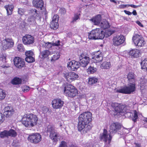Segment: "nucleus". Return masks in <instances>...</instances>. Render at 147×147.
I'll use <instances>...</instances> for the list:
<instances>
[{
  "instance_id": "nucleus-1",
  "label": "nucleus",
  "mask_w": 147,
  "mask_h": 147,
  "mask_svg": "<svg viewBox=\"0 0 147 147\" xmlns=\"http://www.w3.org/2000/svg\"><path fill=\"white\" fill-rule=\"evenodd\" d=\"M92 115L90 112H85L80 115L78 129L82 133H87L91 129L92 126L90 123L92 120Z\"/></svg>"
},
{
  "instance_id": "nucleus-2",
  "label": "nucleus",
  "mask_w": 147,
  "mask_h": 147,
  "mask_svg": "<svg viewBox=\"0 0 147 147\" xmlns=\"http://www.w3.org/2000/svg\"><path fill=\"white\" fill-rule=\"evenodd\" d=\"M136 75L134 73L132 72L129 73L127 77L128 81V86L117 90L116 92L125 94L133 93L136 89Z\"/></svg>"
},
{
  "instance_id": "nucleus-3",
  "label": "nucleus",
  "mask_w": 147,
  "mask_h": 147,
  "mask_svg": "<svg viewBox=\"0 0 147 147\" xmlns=\"http://www.w3.org/2000/svg\"><path fill=\"white\" fill-rule=\"evenodd\" d=\"M121 128V125L118 123H113L111 124L110 126V133L108 134L107 130L105 129H103L102 133L100 134V141L104 142L106 144H109L112 139L111 134L113 133H115Z\"/></svg>"
},
{
  "instance_id": "nucleus-4",
  "label": "nucleus",
  "mask_w": 147,
  "mask_h": 147,
  "mask_svg": "<svg viewBox=\"0 0 147 147\" xmlns=\"http://www.w3.org/2000/svg\"><path fill=\"white\" fill-rule=\"evenodd\" d=\"M38 118L36 115L32 113L24 115L21 119L22 123L26 127H33L37 124Z\"/></svg>"
},
{
  "instance_id": "nucleus-5",
  "label": "nucleus",
  "mask_w": 147,
  "mask_h": 147,
  "mask_svg": "<svg viewBox=\"0 0 147 147\" xmlns=\"http://www.w3.org/2000/svg\"><path fill=\"white\" fill-rule=\"evenodd\" d=\"M45 132L53 141V144L55 145L58 141V133L56 130L55 127L51 125H48L45 129Z\"/></svg>"
},
{
  "instance_id": "nucleus-6",
  "label": "nucleus",
  "mask_w": 147,
  "mask_h": 147,
  "mask_svg": "<svg viewBox=\"0 0 147 147\" xmlns=\"http://www.w3.org/2000/svg\"><path fill=\"white\" fill-rule=\"evenodd\" d=\"M30 16L27 20L28 24L30 25L35 24L36 23L35 20H41V14L40 11L35 9H32L30 11Z\"/></svg>"
},
{
  "instance_id": "nucleus-7",
  "label": "nucleus",
  "mask_w": 147,
  "mask_h": 147,
  "mask_svg": "<svg viewBox=\"0 0 147 147\" xmlns=\"http://www.w3.org/2000/svg\"><path fill=\"white\" fill-rule=\"evenodd\" d=\"M64 92L66 95L73 98L78 94V91L76 88L71 84L65 85Z\"/></svg>"
},
{
  "instance_id": "nucleus-8",
  "label": "nucleus",
  "mask_w": 147,
  "mask_h": 147,
  "mask_svg": "<svg viewBox=\"0 0 147 147\" xmlns=\"http://www.w3.org/2000/svg\"><path fill=\"white\" fill-rule=\"evenodd\" d=\"M132 40L137 47L143 46L145 43L144 38L141 35L134 34L132 38Z\"/></svg>"
},
{
  "instance_id": "nucleus-9",
  "label": "nucleus",
  "mask_w": 147,
  "mask_h": 147,
  "mask_svg": "<svg viewBox=\"0 0 147 147\" xmlns=\"http://www.w3.org/2000/svg\"><path fill=\"white\" fill-rule=\"evenodd\" d=\"M34 7L37 9H40L43 10L42 12L43 15L45 16L46 18L47 16V12L46 9L44 7V2L43 0H33L32 2Z\"/></svg>"
},
{
  "instance_id": "nucleus-10",
  "label": "nucleus",
  "mask_w": 147,
  "mask_h": 147,
  "mask_svg": "<svg viewBox=\"0 0 147 147\" xmlns=\"http://www.w3.org/2000/svg\"><path fill=\"white\" fill-rule=\"evenodd\" d=\"M123 114H124L125 117L131 119L134 122L137 121V119L138 118V113L136 110L131 111L127 108L126 110Z\"/></svg>"
},
{
  "instance_id": "nucleus-11",
  "label": "nucleus",
  "mask_w": 147,
  "mask_h": 147,
  "mask_svg": "<svg viewBox=\"0 0 147 147\" xmlns=\"http://www.w3.org/2000/svg\"><path fill=\"white\" fill-rule=\"evenodd\" d=\"M14 45V42L10 38H6L2 41L1 48L3 50H5L12 47Z\"/></svg>"
},
{
  "instance_id": "nucleus-12",
  "label": "nucleus",
  "mask_w": 147,
  "mask_h": 147,
  "mask_svg": "<svg viewBox=\"0 0 147 147\" xmlns=\"http://www.w3.org/2000/svg\"><path fill=\"white\" fill-rule=\"evenodd\" d=\"M63 75L66 80L69 82L76 80L78 77V75L76 73L71 71L69 72L68 71H64Z\"/></svg>"
},
{
  "instance_id": "nucleus-13",
  "label": "nucleus",
  "mask_w": 147,
  "mask_h": 147,
  "mask_svg": "<svg viewBox=\"0 0 147 147\" xmlns=\"http://www.w3.org/2000/svg\"><path fill=\"white\" fill-rule=\"evenodd\" d=\"M79 59L81 66L84 67L89 63L91 59L87 54L82 53L79 56Z\"/></svg>"
},
{
  "instance_id": "nucleus-14",
  "label": "nucleus",
  "mask_w": 147,
  "mask_h": 147,
  "mask_svg": "<svg viewBox=\"0 0 147 147\" xmlns=\"http://www.w3.org/2000/svg\"><path fill=\"white\" fill-rule=\"evenodd\" d=\"M111 106L116 112L122 114L125 112L127 107L125 105H123L115 102L112 103Z\"/></svg>"
},
{
  "instance_id": "nucleus-15",
  "label": "nucleus",
  "mask_w": 147,
  "mask_h": 147,
  "mask_svg": "<svg viewBox=\"0 0 147 147\" xmlns=\"http://www.w3.org/2000/svg\"><path fill=\"white\" fill-rule=\"evenodd\" d=\"M42 137L41 135L39 133H33L29 135L28 140L31 142L37 144L40 142L41 140Z\"/></svg>"
},
{
  "instance_id": "nucleus-16",
  "label": "nucleus",
  "mask_w": 147,
  "mask_h": 147,
  "mask_svg": "<svg viewBox=\"0 0 147 147\" xmlns=\"http://www.w3.org/2000/svg\"><path fill=\"white\" fill-rule=\"evenodd\" d=\"M81 66L80 62L72 60L67 63V67L72 71H76Z\"/></svg>"
},
{
  "instance_id": "nucleus-17",
  "label": "nucleus",
  "mask_w": 147,
  "mask_h": 147,
  "mask_svg": "<svg viewBox=\"0 0 147 147\" xmlns=\"http://www.w3.org/2000/svg\"><path fill=\"white\" fill-rule=\"evenodd\" d=\"M92 59L94 60V62L98 63L101 62L103 59L102 55L100 51H96L91 53Z\"/></svg>"
},
{
  "instance_id": "nucleus-18",
  "label": "nucleus",
  "mask_w": 147,
  "mask_h": 147,
  "mask_svg": "<svg viewBox=\"0 0 147 147\" xmlns=\"http://www.w3.org/2000/svg\"><path fill=\"white\" fill-rule=\"evenodd\" d=\"M26 57L25 61L28 63H33L35 61V59L34 53L31 50L26 51L25 52Z\"/></svg>"
},
{
  "instance_id": "nucleus-19",
  "label": "nucleus",
  "mask_w": 147,
  "mask_h": 147,
  "mask_svg": "<svg viewBox=\"0 0 147 147\" xmlns=\"http://www.w3.org/2000/svg\"><path fill=\"white\" fill-rule=\"evenodd\" d=\"M64 102L61 98H57L54 99L52 101V105L53 107L55 109H60L63 106Z\"/></svg>"
},
{
  "instance_id": "nucleus-20",
  "label": "nucleus",
  "mask_w": 147,
  "mask_h": 147,
  "mask_svg": "<svg viewBox=\"0 0 147 147\" xmlns=\"http://www.w3.org/2000/svg\"><path fill=\"white\" fill-rule=\"evenodd\" d=\"M125 40L124 36L123 35L116 36L113 38V44L114 46H118L123 44Z\"/></svg>"
},
{
  "instance_id": "nucleus-21",
  "label": "nucleus",
  "mask_w": 147,
  "mask_h": 147,
  "mask_svg": "<svg viewBox=\"0 0 147 147\" xmlns=\"http://www.w3.org/2000/svg\"><path fill=\"white\" fill-rule=\"evenodd\" d=\"M15 65L17 68H21L25 65V61L24 59L19 57H15L13 60Z\"/></svg>"
},
{
  "instance_id": "nucleus-22",
  "label": "nucleus",
  "mask_w": 147,
  "mask_h": 147,
  "mask_svg": "<svg viewBox=\"0 0 147 147\" xmlns=\"http://www.w3.org/2000/svg\"><path fill=\"white\" fill-rule=\"evenodd\" d=\"M3 114L6 117H9L14 113V111L12 107L11 106H6L4 109Z\"/></svg>"
},
{
  "instance_id": "nucleus-23",
  "label": "nucleus",
  "mask_w": 147,
  "mask_h": 147,
  "mask_svg": "<svg viewBox=\"0 0 147 147\" xmlns=\"http://www.w3.org/2000/svg\"><path fill=\"white\" fill-rule=\"evenodd\" d=\"M22 41L26 45L32 44L34 42V38L30 35H26L23 37Z\"/></svg>"
},
{
  "instance_id": "nucleus-24",
  "label": "nucleus",
  "mask_w": 147,
  "mask_h": 147,
  "mask_svg": "<svg viewBox=\"0 0 147 147\" xmlns=\"http://www.w3.org/2000/svg\"><path fill=\"white\" fill-rule=\"evenodd\" d=\"M58 19L56 18V16H54L50 24L51 28L54 30H56L59 27L58 23Z\"/></svg>"
},
{
  "instance_id": "nucleus-25",
  "label": "nucleus",
  "mask_w": 147,
  "mask_h": 147,
  "mask_svg": "<svg viewBox=\"0 0 147 147\" xmlns=\"http://www.w3.org/2000/svg\"><path fill=\"white\" fill-rule=\"evenodd\" d=\"M129 54L132 58L138 57H140V50L137 49H134L131 50Z\"/></svg>"
},
{
  "instance_id": "nucleus-26",
  "label": "nucleus",
  "mask_w": 147,
  "mask_h": 147,
  "mask_svg": "<svg viewBox=\"0 0 147 147\" xmlns=\"http://www.w3.org/2000/svg\"><path fill=\"white\" fill-rule=\"evenodd\" d=\"M96 39H102L105 36V32L100 28L96 29Z\"/></svg>"
},
{
  "instance_id": "nucleus-27",
  "label": "nucleus",
  "mask_w": 147,
  "mask_h": 147,
  "mask_svg": "<svg viewBox=\"0 0 147 147\" xmlns=\"http://www.w3.org/2000/svg\"><path fill=\"white\" fill-rule=\"evenodd\" d=\"M101 18V16L100 14H98L94 17L91 18L90 20L94 23L95 25H100Z\"/></svg>"
},
{
  "instance_id": "nucleus-28",
  "label": "nucleus",
  "mask_w": 147,
  "mask_h": 147,
  "mask_svg": "<svg viewBox=\"0 0 147 147\" xmlns=\"http://www.w3.org/2000/svg\"><path fill=\"white\" fill-rule=\"evenodd\" d=\"M4 8L7 11V15L9 16L12 14L14 6L12 5H5Z\"/></svg>"
},
{
  "instance_id": "nucleus-29",
  "label": "nucleus",
  "mask_w": 147,
  "mask_h": 147,
  "mask_svg": "<svg viewBox=\"0 0 147 147\" xmlns=\"http://www.w3.org/2000/svg\"><path fill=\"white\" fill-rule=\"evenodd\" d=\"M140 81V83L139 86H140V90H143L144 89L145 87L147 85V80L144 78H141Z\"/></svg>"
},
{
  "instance_id": "nucleus-30",
  "label": "nucleus",
  "mask_w": 147,
  "mask_h": 147,
  "mask_svg": "<svg viewBox=\"0 0 147 147\" xmlns=\"http://www.w3.org/2000/svg\"><path fill=\"white\" fill-rule=\"evenodd\" d=\"M51 52L48 50H45L40 52L39 57L40 58L42 59L47 57L50 54Z\"/></svg>"
},
{
  "instance_id": "nucleus-31",
  "label": "nucleus",
  "mask_w": 147,
  "mask_h": 147,
  "mask_svg": "<svg viewBox=\"0 0 147 147\" xmlns=\"http://www.w3.org/2000/svg\"><path fill=\"white\" fill-rule=\"evenodd\" d=\"M22 80L18 77L13 78L11 81V83L13 85H19L22 84Z\"/></svg>"
},
{
  "instance_id": "nucleus-32",
  "label": "nucleus",
  "mask_w": 147,
  "mask_h": 147,
  "mask_svg": "<svg viewBox=\"0 0 147 147\" xmlns=\"http://www.w3.org/2000/svg\"><path fill=\"white\" fill-rule=\"evenodd\" d=\"M97 69L92 64H91L87 69L86 71L88 74H93L96 73Z\"/></svg>"
},
{
  "instance_id": "nucleus-33",
  "label": "nucleus",
  "mask_w": 147,
  "mask_h": 147,
  "mask_svg": "<svg viewBox=\"0 0 147 147\" xmlns=\"http://www.w3.org/2000/svg\"><path fill=\"white\" fill-rule=\"evenodd\" d=\"M141 69L144 71H147V58L145 59L144 60L142 59L140 62Z\"/></svg>"
},
{
  "instance_id": "nucleus-34",
  "label": "nucleus",
  "mask_w": 147,
  "mask_h": 147,
  "mask_svg": "<svg viewBox=\"0 0 147 147\" xmlns=\"http://www.w3.org/2000/svg\"><path fill=\"white\" fill-rule=\"evenodd\" d=\"M99 26L103 29H106L110 27L109 22L106 20L101 22Z\"/></svg>"
},
{
  "instance_id": "nucleus-35",
  "label": "nucleus",
  "mask_w": 147,
  "mask_h": 147,
  "mask_svg": "<svg viewBox=\"0 0 147 147\" xmlns=\"http://www.w3.org/2000/svg\"><path fill=\"white\" fill-rule=\"evenodd\" d=\"M98 78L94 77H92L89 78L88 84L90 85H95L96 83L98 82Z\"/></svg>"
},
{
  "instance_id": "nucleus-36",
  "label": "nucleus",
  "mask_w": 147,
  "mask_h": 147,
  "mask_svg": "<svg viewBox=\"0 0 147 147\" xmlns=\"http://www.w3.org/2000/svg\"><path fill=\"white\" fill-rule=\"evenodd\" d=\"M96 30L91 31L88 34V38L91 39L96 40Z\"/></svg>"
},
{
  "instance_id": "nucleus-37",
  "label": "nucleus",
  "mask_w": 147,
  "mask_h": 147,
  "mask_svg": "<svg viewBox=\"0 0 147 147\" xmlns=\"http://www.w3.org/2000/svg\"><path fill=\"white\" fill-rule=\"evenodd\" d=\"M5 91L3 89L2 87H0V100L4 99L6 96Z\"/></svg>"
},
{
  "instance_id": "nucleus-38",
  "label": "nucleus",
  "mask_w": 147,
  "mask_h": 147,
  "mask_svg": "<svg viewBox=\"0 0 147 147\" xmlns=\"http://www.w3.org/2000/svg\"><path fill=\"white\" fill-rule=\"evenodd\" d=\"M80 13H75L74 17L72 18V20L71 21V23H74V22H76V21L80 19Z\"/></svg>"
},
{
  "instance_id": "nucleus-39",
  "label": "nucleus",
  "mask_w": 147,
  "mask_h": 147,
  "mask_svg": "<svg viewBox=\"0 0 147 147\" xmlns=\"http://www.w3.org/2000/svg\"><path fill=\"white\" fill-rule=\"evenodd\" d=\"M9 136L12 137H15L17 135V133L16 131L12 129H10L8 131Z\"/></svg>"
},
{
  "instance_id": "nucleus-40",
  "label": "nucleus",
  "mask_w": 147,
  "mask_h": 147,
  "mask_svg": "<svg viewBox=\"0 0 147 147\" xmlns=\"http://www.w3.org/2000/svg\"><path fill=\"white\" fill-rule=\"evenodd\" d=\"M101 66L103 68L108 69L111 66V63L109 62L105 61L102 64Z\"/></svg>"
},
{
  "instance_id": "nucleus-41",
  "label": "nucleus",
  "mask_w": 147,
  "mask_h": 147,
  "mask_svg": "<svg viewBox=\"0 0 147 147\" xmlns=\"http://www.w3.org/2000/svg\"><path fill=\"white\" fill-rule=\"evenodd\" d=\"M8 136V131L7 130H4L0 133V136L2 138H4L5 137H7Z\"/></svg>"
},
{
  "instance_id": "nucleus-42",
  "label": "nucleus",
  "mask_w": 147,
  "mask_h": 147,
  "mask_svg": "<svg viewBox=\"0 0 147 147\" xmlns=\"http://www.w3.org/2000/svg\"><path fill=\"white\" fill-rule=\"evenodd\" d=\"M60 57V55L59 53H56L54 54L53 56L52 57L51 61H55L58 59Z\"/></svg>"
},
{
  "instance_id": "nucleus-43",
  "label": "nucleus",
  "mask_w": 147,
  "mask_h": 147,
  "mask_svg": "<svg viewBox=\"0 0 147 147\" xmlns=\"http://www.w3.org/2000/svg\"><path fill=\"white\" fill-rule=\"evenodd\" d=\"M114 31L107 30L105 31V36L106 37H107L110 36L114 33Z\"/></svg>"
},
{
  "instance_id": "nucleus-44",
  "label": "nucleus",
  "mask_w": 147,
  "mask_h": 147,
  "mask_svg": "<svg viewBox=\"0 0 147 147\" xmlns=\"http://www.w3.org/2000/svg\"><path fill=\"white\" fill-rule=\"evenodd\" d=\"M19 145V140L17 139H14L13 140L12 143L11 145L13 147H17Z\"/></svg>"
},
{
  "instance_id": "nucleus-45",
  "label": "nucleus",
  "mask_w": 147,
  "mask_h": 147,
  "mask_svg": "<svg viewBox=\"0 0 147 147\" xmlns=\"http://www.w3.org/2000/svg\"><path fill=\"white\" fill-rule=\"evenodd\" d=\"M18 50L22 52L24 50V47L23 45L22 44H19L17 45Z\"/></svg>"
},
{
  "instance_id": "nucleus-46",
  "label": "nucleus",
  "mask_w": 147,
  "mask_h": 147,
  "mask_svg": "<svg viewBox=\"0 0 147 147\" xmlns=\"http://www.w3.org/2000/svg\"><path fill=\"white\" fill-rule=\"evenodd\" d=\"M22 90L24 92H27L30 90V88L27 86H24L22 87Z\"/></svg>"
},
{
  "instance_id": "nucleus-47",
  "label": "nucleus",
  "mask_w": 147,
  "mask_h": 147,
  "mask_svg": "<svg viewBox=\"0 0 147 147\" xmlns=\"http://www.w3.org/2000/svg\"><path fill=\"white\" fill-rule=\"evenodd\" d=\"M5 117L3 114L0 113V124L3 122L5 120Z\"/></svg>"
},
{
  "instance_id": "nucleus-48",
  "label": "nucleus",
  "mask_w": 147,
  "mask_h": 147,
  "mask_svg": "<svg viewBox=\"0 0 147 147\" xmlns=\"http://www.w3.org/2000/svg\"><path fill=\"white\" fill-rule=\"evenodd\" d=\"M24 11L21 8H19L18 10V14L20 16H22L24 14Z\"/></svg>"
},
{
  "instance_id": "nucleus-49",
  "label": "nucleus",
  "mask_w": 147,
  "mask_h": 147,
  "mask_svg": "<svg viewBox=\"0 0 147 147\" xmlns=\"http://www.w3.org/2000/svg\"><path fill=\"white\" fill-rule=\"evenodd\" d=\"M42 110L44 113H46L49 110L48 107L45 106L42 107Z\"/></svg>"
},
{
  "instance_id": "nucleus-50",
  "label": "nucleus",
  "mask_w": 147,
  "mask_h": 147,
  "mask_svg": "<svg viewBox=\"0 0 147 147\" xmlns=\"http://www.w3.org/2000/svg\"><path fill=\"white\" fill-rule=\"evenodd\" d=\"M66 143L64 141H62L59 147H67Z\"/></svg>"
},
{
  "instance_id": "nucleus-51",
  "label": "nucleus",
  "mask_w": 147,
  "mask_h": 147,
  "mask_svg": "<svg viewBox=\"0 0 147 147\" xmlns=\"http://www.w3.org/2000/svg\"><path fill=\"white\" fill-rule=\"evenodd\" d=\"M59 11L62 14H64L66 12V10L64 8H61L60 9Z\"/></svg>"
},
{
  "instance_id": "nucleus-52",
  "label": "nucleus",
  "mask_w": 147,
  "mask_h": 147,
  "mask_svg": "<svg viewBox=\"0 0 147 147\" xmlns=\"http://www.w3.org/2000/svg\"><path fill=\"white\" fill-rule=\"evenodd\" d=\"M60 41L59 40L57 41V42H55L53 44V46H58L60 45Z\"/></svg>"
},
{
  "instance_id": "nucleus-53",
  "label": "nucleus",
  "mask_w": 147,
  "mask_h": 147,
  "mask_svg": "<svg viewBox=\"0 0 147 147\" xmlns=\"http://www.w3.org/2000/svg\"><path fill=\"white\" fill-rule=\"evenodd\" d=\"M128 5H121L119 6V7L120 9H124L126 7H128Z\"/></svg>"
},
{
  "instance_id": "nucleus-54",
  "label": "nucleus",
  "mask_w": 147,
  "mask_h": 147,
  "mask_svg": "<svg viewBox=\"0 0 147 147\" xmlns=\"http://www.w3.org/2000/svg\"><path fill=\"white\" fill-rule=\"evenodd\" d=\"M128 7H133V8H136L137 7H140V5H133V4H129V5L128 4Z\"/></svg>"
},
{
  "instance_id": "nucleus-55",
  "label": "nucleus",
  "mask_w": 147,
  "mask_h": 147,
  "mask_svg": "<svg viewBox=\"0 0 147 147\" xmlns=\"http://www.w3.org/2000/svg\"><path fill=\"white\" fill-rule=\"evenodd\" d=\"M124 12L126 14L128 15H130L132 14V13H131V12H130L129 11H127L126 10H124Z\"/></svg>"
},
{
  "instance_id": "nucleus-56",
  "label": "nucleus",
  "mask_w": 147,
  "mask_h": 147,
  "mask_svg": "<svg viewBox=\"0 0 147 147\" xmlns=\"http://www.w3.org/2000/svg\"><path fill=\"white\" fill-rule=\"evenodd\" d=\"M136 23L139 25V26H140L141 27H143L144 26H143V24L141 23V22H140L139 21H137L136 22Z\"/></svg>"
},
{
  "instance_id": "nucleus-57",
  "label": "nucleus",
  "mask_w": 147,
  "mask_h": 147,
  "mask_svg": "<svg viewBox=\"0 0 147 147\" xmlns=\"http://www.w3.org/2000/svg\"><path fill=\"white\" fill-rule=\"evenodd\" d=\"M72 34L71 32H68L67 34V36L69 38H70L71 37Z\"/></svg>"
},
{
  "instance_id": "nucleus-58",
  "label": "nucleus",
  "mask_w": 147,
  "mask_h": 147,
  "mask_svg": "<svg viewBox=\"0 0 147 147\" xmlns=\"http://www.w3.org/2000/svg\"><path fill=\"white\" fill-rule=\"evenodd\" d=\"M135 147H141V144H140L137 143H135Z\"/></svg>"
},
{
  "instance_id": "nucleus-59",
  "label": "nucleus",
  "mask_w": 147,
  "mask_h": 147,
  "mask_svg": "<svg viewBox=\"0 0 147 147\" xmlns=\"http://www.w3.org/2000/svg\"><path fill=\"white\" fill-rule=\"evenodd\" d=\"M131 13H132V14H133L134 15L136 16L137 15V13L135 10H134Z\"/></svg>"
},
{
  "instance_id": "nucleus-60",
  "label": "nucleus",
  "mask_w": 147,
  "mask_h": 147,
  "mask_svg": "<svg viewBox=\"0 0 147 147\" xmlns=\"http://www.w3.org/2000/svg\"><path fill=\"white\" fill-rule=\"evenodd\" d=\"M46 44H47V46L49 48L50 47H51L52 45L50 42H48Z\"/></svg>"
},
{
  "instance_id": "nucleus-61",
  "label": "nucleus",
  "mask_w": 147,
  "mask_h": 147,
  "mask_svg": "<svg viewBox=\"0 0 147 147\" xmlns=\"http://www.w3.org/2000/svg\"><path fill=\"white\" fill-rule=\"evenodd\" d=\"M6 57H2V61L3 63L6 62Z\"/></svg>"
},
{
  "instance_id": "nucleus-62",
  "label": "nucleus",
  "mask_w": 147,
  "mask_h": 147,
  "mask_svg": "<svg viewBox=\"0 0 147 147\" xmlns=\"http://www.w3.org/2000/svg\"><path fill=\"white\" fill-rule=\"evenodd\" d=\"M69 147H78V146L76 144H72Z\"/></svg>"
},
{
  "instance_id": "nucleus-63",
  "label": "nucleus",
  "mask_w": 147,
  "mask_h": 147,
  "mask_svg": "<svg viewBox=\"0 0 147 147\" xmlns=\"http://www.w3.org/2000/svg\"><path fill=\"white\" fill-rule=\"evenodd\" d=\"M123 18L124 20H126V21H127V18L126 17L123 16Z\"/></svg>"
},
{
  "instance_id": "nucleus-64",
  "label": "nucleus",
  "mask_w": 147,
  "mask_h": 147,
  "mask_svg": "<svg viewBox=\"0 0 147 147\" xmlns=\"http://www.w3.org/2000/svg\"><path fill=\"white\" fill-rule=\"evenodd\" d=\"M110 1L111 2L114 3H116V1L115 0H110Z\"/></svg>"
}]
</instances>
